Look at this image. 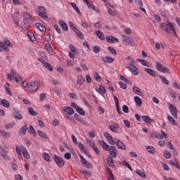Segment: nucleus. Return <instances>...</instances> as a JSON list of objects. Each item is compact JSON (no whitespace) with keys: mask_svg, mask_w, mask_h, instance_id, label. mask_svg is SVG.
<instances>
[{"mask_svg":"<svg viewBox=\"0 0 180 180\" xmlns=\"http://www.w3.org/2000/svg\"><path fill=\"white\" fill-rule=\"evenodd\" d=\"M168 27H169L171 30ZM160 28L166 33H171V30H172L173 33H175V25H174V22L169 21V20H167V23H161Z\"/></svg>","mask_w":180,"mask_h":180,"instance_id":"f257e3e1","label":"nucleus"},{"mask_svg":"<svg viewBox=\"0 0 180 180\" xmlns=\"http://www.w3.org/2000/svg\"><path fill=\"white\" fill-rule=\"evenodd\" d=\"M39 82L37 80L31 82L28 86L29 92H30V94H34V92H36L39 88Z\"/></svg>","mask_w":180,"mask_h":180,"instance_id":"f03ea898","label":"nucleus"},{"mask_svg":"<svg viewBox=\"0 0 180 180\" xmlns=\"http://www.w3.org/2000/svg\"><path fill=\"white\" fill-rule=\"evenodd\" d=\"M122 43L125 44V46H134L135 45L134 40H133L131 38L129 37V36L127 35H122Z\"/></svg>","mask_w":180,"mask_h":180,"instance_id":"7ed1b4c3","label":"nucleus"},{"mask_svg":"<svg viewBox=\"0 0 180 180\" xmlns=\"http://www.w3.org/2000/svg\"><path fill=\"white\" fill-rule=\"evenodd\" d=\"M54 161L56 164V165H58V167H59V168H63V165H65V162L64 161V159H63V158L55 155L53 157Z\"/></svg>","mask_w":180,"mask_h":180,"instance_id":"20e7f679","label":"nucleus"},{"mask_svg":"<svg viewBox=\"0 0 180 180\" xmlns=\"http://www.w3.org/2000/svg\"><path fill=\"white\" fill-rule=\"evenodd\" d=\"M38 11V15L40 18L45 20L49 19V16H47V13H46V8L42 6H39Z\"/></svg>","mask_w":180,"mask_h":180,"instance_id":"39448f33","label":"nucleus"},{"mask_svg":"<svg viewBox=\"0 0 180 180\" xmlns=\"http://www.w3.org/2000/svg\"><path fill=\"white\" fill-rule=\"evenodd\" d=\"M156 68L160 72L167 73L169 71L168 69H167V68H165V66L162 65V63L160 62H156Z\"/></svg>","mask_w":180,"mask_h":180,"instance_id":"423d86ee","label":"nucleus"},{"mask_svg":"<svg viewBox=\"0 0 180 180\" xmlns=\"http://www.w3.org/2000/svg\"><path fill=\"white\" fill-rule=\"evenodd\" d=\"M109 154L110 155L112 158H116V157H117V149H116V147L113 145H112L110 147V149L108 150Z\"/></svg>","mask_w":180,"mask_h":180,"instance_id":"0eeeda50","label":"nucleus"},{"mask_svg":"<svg viewBox=\"0 0 180 180\" xmlns=\"http://www.w3.org/2000/svg\"><path fill=\"white\" fill-rule=\"evenodd\" d=\"M169 110L174 119H178V110L176 109V107L174 105V104L169 105Z\"/></svg>","mask_w":180,"mask_h":180,"instance_id":"6e6552de","label":"nucleus"},{"mask_svg":"<svg viewBox=\"0 0 180 180\" xmlns=\"http://www.w3.org/2000/svg\"><path fill=\"white\" fill-rule=\"evenodd\" d=\"M134 64L135 63H132V65L127 66V68H128V70H129V71H131L132 74L135 75H139V69L137 68V67H136V65H134Z\"/></svg>","mask_w":180,"mask_h":180,"instance_id":"1a4fd4ad","label":"nucleus"},{"mask_svg":"<svg viewBox=\"0 0 180 180\" xmlns=\"http://www.w3.org/2000/svg\"><path fill=\"white\" fill-rule=\"evenodd\" d=\"M144 71L147 72V74H149L151 77H153L155 78H157L158 77V73L155 72V70L150 68H145Z\"/></svg>","mask_w":180,"mask_h":180,"instance_id":"9d476101","label":"nucleus"},{"mask_svg":"<svg viewBox=\"0 0 180 180\" xmlns=\"http://www.w3.org/2000/svg\"><path fill=\"white\" fill-rule=\"evenodd\" d=\"M105 39L108 43H119V39L113 36H107Z\"/></svg>","mask_w":180,"mask_h":180,"instance_id":"9b49d317","label":"nucleus"},{"mask_svg":"<svg viewBox=\"0 0 180 180\" xmlns=\"http://www.w3.org/2000/svg\"><path fill=\"white\" fill-rule=\"evenodd\" d=\"M115 144L120 150H126V146L120 140H115Z\"/></svg>","mask_w":180,"mask_h":180,"instance_id":"f8f14e48","label":"nucleus"},{"mask_svg":"<svg viewBox=\"0 0 180 180\" xmlns=\"http://www.w3.org/2000/svg\"><path fill=\"white\" fill-rule=\"evenodd\" d=\"M98 143H99L100 146H101L103 147V150H105V151H109L110 146H109V145H108V143H106L103 140H99Z\"/></svg>","mask_w":180,"mask_h":180,"instance_id":"ddd939ff","label":"nucleus"},{"mask_svg":"<svg viewBox=\"0 0 180 180\" xmlns=\"http://www.w3.org/2000/svg\"><path fill=\"white\" fill-rule=\"evenodd\" d=\"M58 25H59V26L61 27L63 30H64L65 32H68V25H67V23H65L64 22V20H59Z\"/></svg>","mask_w":180,"mask_h":180,"instance_id":"4468645a","label":"nucleus"},{"mask_svg":"<svg viewBox=\"0 0 180 180\" xmlns=\"http://www.w3.org/2000/svg\"><path fill=\"white\" fill-rule=\"evenodd\" d=\"M102 60L106 64H110V63L115 61V59L110 56H105L102 58Z\"/></svg>","mask_w":180,"mask_h":180,"instance_id":"2eb2a0df","label":"nucleus"},{"mask_svg":"<svg viewBox=\"0 0 180 180\" xmlns=\"http://www.w3.org/2000/svg\"><path fill=\"white\" fill-rule=\"evenodd\" d=\"M114 101L115 102V106L118 115H122V112H120V107L119 105V98H117L116 96H114Z\"/></svg>","mask_w":180,"mask_h":180,"instance_id":"dca6fc26","label":"nucleus"},{"mask_svg":"<svg viewBox=\"0 0 180 180\" xmlns=\"http://www.w3.org/2000/svg\"><path fill=\"white\" fill-rule=\"evenodd\" d=\"M63 111L70 116L74 115V109H72L71 107H65Z\"/></svg>","mask_w":180,"mask_h":180,"instance_id":"f3484780","label":"nucleus"},{"mask_svg":"<svg viewBox=\"0 0 180 180\" xmlns=\"http://www.w3.org/2000/svg\"><path fill=\"white\" fill-rule=\"evenodd\" d=\"M0 105H2L4 108H7L11 107V103L6 99L0 100Z\"/></svg>","mask_w":180,"mask_h":180,"instance_id":"a211bd4d","label":"nucleus"},{"mask_svg":"<svg viewBox=\"0 0 180 180\" xmlns=\"http://www.w3.org/2000/svg\"><path fill=\"white\" fill-rule=\"evenodd\" d=\"M35 27L37 29L39 30L40 32H46V27L41 23L37 22Z\"/></svg>","mask_w":180,"mask_h":180,"instance_id":"6ab92c4d","label":"nucleus"},{"mask_svg":"<svg viewBox=\"0 0 180 180\" xmlns=\"http://www.w3.org/2000/svg\"><path fill=\"white\" fill-rule=\"evenodd\" d=\"M141 119L143 120V122H145V123H147V124H150L151 122H153V120H151L148 115H143Z\"/></svg>","mask_w":180,"mask_h":180,"instance_id":"aec40b11","label":"nucleus"},{"mask_svg":"<svg viewBox=\"0 0 180 180\" xmlns=\"http://www.w3.org/2000/svg\"><path fill=\"white\" fill-rule=\"evenodd\" d=\"M96 35L100 40H105V34L101 30L96 31Z\"/></svg>","mask_w":180,"mask_h":180,"instance_id":"412c9836","label":"nucleus"},{"mask_svg":"<svg viewBox=\"0 0 180 180\" xmlns=\"http://www.w3.org/2000/svg\"><path fill=\"white\" fill-rule=\"evenodd\" d=\"M85 82V77L82 75L77 76V85H82Z\"/></svg>","mask_w":180,"mask_h":180,"instance_id":"4be33fe9","label":"nucleus"},{"mask_svg":"<svg viewBox=\"0 0 180 180\" xmlns=\"http://www.w3.org/2000/svg\"><path fill=\"white\" fill-rule=\"evenodd\" d=\"M22 148V153L25 158H27V160H29L30 158V156H29V153L27 152V150L24 146H21Z\"/></svg>","mask_w":180,"mask_h":180,"instance_id":"5701e85b","label":"nucleus"},{"mask_svg":"<svg viewBox=\"0 0 180 180\" xmlns=\"http://www.w3.org/2000/svg\"><path fill=\"white\" fill-rule=\"evenodd\" d=\"M14 112L13 115L15 119H17V120H22V115L20 113H19V110H16L15 109H13Z\"/></svg>","mask_w":180,"mask_h":180,"instance_id":"b1692460","label":"nucleus"},{"mask_svg":"<svg viewBox=\"0 0 180 180\" xmlns=\"http://www.w3.org/2000/svg\"><path fill=\"white\" fill-rule=\"evenodd\" d=\"M136 174L141 176V178H143V179H147V174L144 172H141L140 169H137L136 171Z\"/></svg>","mask_w":180,"mask_h":180,"instance_id":"393cba45","label":"nucleus"},{"mask_svg":"<svg viewBox=\"0 0 180 180\" xmlns=\"http://www.w3.org/2000/svg\"><path fill=\"white\" fill-rule=\"evenodd\" d=\"M26 131H27V127H26V125H23L19 131V135L25 136V134H26Z\"/></svg>","mask_w":180,"mask_h":180,"instance_id":"a878e982","label":"nucleus"},{"mask_svg":"<svg viewBox=\"0 0 180 180\" xmlns=\"http://www.w3.org/2000/svg\"><path fill=\"white\" fill-rule=\"evenodd\" d=\"M1 137H4V139H11V133L6 132L4 130L0 131Z\"/></svg>","mask_w":180,"mask_h":180,"instance_id":"bb28decb","label":"nucleus"},{"mask_svg":"<svg viewBox=\"0 0 180 180\" xmlns=\"http://www.w3.org/2000/svg\"><path fill=\"white\" fill-rule=\"evenodd\" d=\"M2 50H4V51H6V53H8V51H9V48L8 46H6V45H5V44H4V42L0 41V53H1V51H2Z\"/></svg>","mask_w":180,"mask_h":180,"instance_id":"cd10ccee","label":"nucleus"},{"mask_svg":"<svg viewBox=\"0 0 180 180\" xmlns=\"http://www.w3.org/2000/svg\"><path fill=\"white\" fill-rule=\"evenodd\" d=\"M134 101L137 106H141V105H143V100H141L138 96L134 97Z\"/></svg>","mask_w":180,"mask_h":180,"instance_id":"c85d7f7f","label":"nucleus"},{"mask_svg":"<svg viewBox=\"0 0 180 180\" xmlns=\"http://www.w3.org/2000/svg\"><path fill=\"white\" fill-rule=\"evenodd\" d=\"M119 129V125L115 123L114 125H110V130L113 131V133H117V129Z\"/></svg>","mask_w":180,"mask_h":180,"instance_id":"c756f323","label":"nucleus"},{"mask_svg":"<svg viewBox=\"0 0 180 180\" xmlns=\"http://www.w3.org/2000/svg\"><path fill=\"white\" fill-rule=\"evenodd\" d=\"M153 137H155V139H158V140H162V139H164V136H162V134L159 133L152 134L151 138L153 139Z\"/></svg>","mask_w":180,"mask_h":180,"instance_id":"7c9ffc66","label":"nucleus"},{"mask_svg":"<svg viewBox=\"0 0 180 180\" xmlns=\"http://www.w3.org/2000/svg\"><path fill=\"white\" fill-rule=\"evenodd\" d=\"M160 79H161L162 83L164 84V85H169V82L167 78L162 75L159 76Z\"/></svg>","mask_w":180,"mask_h":180,"instance_id":"2f4dec72","label":"nucleus"},{"mask_svg":"<svg viewBox=\"0 0 180 180\" xmlns=\"http://www.w3.org/2000/svg\"><path fill=\"white\" fill-rule=\"evenodd\" d=\"M15 150H16L17 155H18V158L20 160V158H22V147L20 148V147L16 146Z\"/></svg>","mask_w":180,"mask_h":180,"instance_id":"473e14b6","label":"nucleus"},{"mask_svg":"<svg viewBox=\"0 0 180 180\" xmlns=\"http://www.w3.org/2000/svg\"><path fill=\"white\" fill-rule=\"evenodd\" d=\"M107 162L109 167H115V163L113 162V159L110 156L107 157Z\"/></svg>","mask_w":180,"mask_h":180,"instance_id":"72a5a7b5","label":"nucleus"},{"mask_svg":"<svg viewBox=\"0 0 180 180\" xmlns=\"http://www.w3.org/2000/svg\"><path fill=\"white\" fill-rule=\"evenodd\" d=\"M167 120H169V123L172 124V126H176V121H175V119H174V117L170 115H167Z\"/></svg>","mask_w":180,"mask_h":180,"instance_id":"f704fd0d","label":"nucleus"},{"mask_svg":"<svg viewBox=\"0 0 180 180\" xmlns=\"http://www.w3.org/2000/svg\"><path fill=\"white\" fill-rule=\"evenodd\" d=\"M79 172H80V174H83L86 176H92V174L88 170L79 169Z\"/></svg>","mask_w":180,"mask_h":180,"instance_id":"c9c22d12","label":"nucleus"},{"mask_svg":"<svg viewBox=\"0 0 180 180\" xmlns=\"http://www.w3.org/2000/svg\"><path fill=\"white\" fill-rule=\"evenodd\" d=\"M28 133L33 134V136H37L36 129L33 127V126L30 125L29 129H27Z\"/></svg>","mask_w":180,"mask_h":180,"instance_id":"e433bc0d","label":"nucleus"},{"mask_svg":"<svg viewBox=\"0 0 180 180\" xmlns=\"http://www.w3.org/2000/svg\"><path fill=\"white\" fill-rule=\"evenodd\" d=\"M27 34L31 40V41H34L36 40V37L34 36V34H33V32H27Z\"/></svg>","mask_w":180,"mask_h":180,"instance_id":"4c0bfd02","label":"nucleus"},{"mask_svg":"<svg viewBox=\"0 0 180 180\" xmlns=\"http://www.w3.org/2000/svg\"><path fill=\"white\" fill-rule=\"evenodd\" d=\"M74 32L79 39L83 40L84 34H82V32H81V31L78 30V29L76 28L75 30H74Z\"/></svg>","mask_w":180,"mask_h":180,"instance_id":"58836bf2","label":"nucleus"},{"mask_svg":"<svg viewBox=\"0 0 180 180\" xmlns=\"http://www.w3.org/2000/svg\"><path fill=\"white\" fill-rule=\"evenodd\" d=\"M37 134L42 139H49V136H47V134L43 132V131L38 130Z\"/></svg>","mask_w":180,"mask_h":180,"instance_id":"ea45409f","label":"nucleus"},{"mask_svg":"<svg viewBox=\"0 0 180 180\" xmlns=\"http://www.w3.org/2000/svg\"><path fill=\"white\" fill-rule=\"evenodd\" d=\"M76 112H77L79 115H82V116H85V111L79 106L76 107Z\"/></svg>","mask_w":180,"mask_h":180,"instance_id":"a19ab883","label":"nucleus"},{"mask_svg":"<svg viewBox=\"0 0 180 180\" xmlns=\"http://www.w3.org/2000/svg\"><path fill=\"white\" fill-rule=\"evenodd\" d=\"M153 18L155 19V20H152L153 23H155V22L160 23L161 22V18L160 17V15L155 14L153 15Z\"/></svg>","mask_w":180,"mask_h":180,"instance_id":"79ce46f5","label":"nucleus"},{"mask_svg":"<svg viewBox=\"0 0 180 180\" xmlns=\"http://www.w3.org/2000/svg\"><path fill=\"white\" fill-rule=\"evenodd\" d=\"M28 112L31 116H37V112L32 107L28 108Z\"/></svg>","mask_w":180,"mask_h":180,"instance_id":"37998d69","label":"nucleus"},{"mask_svg":"<svg viewBox=\"0 0 180 180\" xmlns=\"http://www.w3.org/2000/svg\"><path fill=\"white\" fill-rule=\"evenodd\" d=\"M146 150L148 153H150V154H155V149H154V147L153 146H147Z\"/></svg>","mask_w":180,"mask_h":180,"instance_id":"c03bdc74","label":"nucleus"},{"mask_svg":"<svg viewBox=\"0 0 180 180\" xmlns=\"http://www.w3.org/2000/svg\"><path fill=\"white\" fill-rule=\"evenodd\" d=\"M71 6L76 11L77 13H79V15H81V11H79V8H78V6H77V4L75 3H71Z\"/></svg>","mask_w":180,"mask_h":180,"instance_id":"a18cd8bd","label":"nucleus"},{"mask_svg":"<svg viewBox=\"0 0 180 180\" xmlns=\"http://www.w3.org/2000/svg\"><path fill=\"white\" fill-rule=\"evenodd\" d=\"M77 144L79 150L82 151V153H84V151H85L86 150V148H85V146H84V144H82V143L79 142Z\"/></svg>","mask_w":180,"mask_h":180,"instance_id":"49530a36","label":"nucleus"},{"mask_svg":"<svg viewBox=\"0 0 180 180\" xmlns=\"http://www.w3.org/2000/svg\"><path fill=\"white\" fill-rule=\"evenodd\" d=\"M133 92L136 95H140V94H141V90L138 86H134L133 87Z\"/></svg>","mask_w":180,"mask_h":180,"instance_id":"de8ad7c7","label":"nucleus"},{"mask_svg":"<svg viewBox=\"0 0 180 180\" xmlns=\"http://www.w3.org/2000/svg\"><path fill=\"white\" fill-rule=\"evenodd\" d=\"M108 50L110 51L111 54H113L114 56H116V54H117V51H116V49H115L112 46H108Z\"/></svg>","mask_w":180,"mask_h":180,"instance_id":"09e8293b","label":"nucleus"},{"mask_svg":"<svg viewBox=\"0 0 180 180\" xmlns=\"http://www.w3.org/2000/svg\"><path fill=\"white\" fill-rule=\"evenodd\" d=\"M44 67H45V68H46V70L49 71H53V66H51V65L47 62L44 65Z\"/></svg>","mask_w":180,"mask_h":180,"instance_id":"8fccbe9b","label":"nucleus"},{"mask_svg":"<svg viewBox=\"0 0 180 180\" xmlns=\"http://www.w3.org/2000/svg\"><path fill=\"white\" fill-rule=\"evenodd\" d=\"M24 18L25 20H32L33 17L32 16V15L27 13H24Z\"/></svg>","mask_w":180,"mask_h":180,"instance_id":"3c124183","label":"nucleus"},{"mask_svg":"<svg viewBox=\"0 0 180 180\" xmlns=\"http://www.w3.org/2000/svg\"><path fill=\"white\" fill-rule=\"evenodd\" d=\"M93 51L95 54H99L101 53V49L98 46H94L93 47Z\"/></svg>","mask_w":180,"mask_h":180,"instance_id":"603ef678","label":"nucleus"},{"mask_svg":"<svg viewBox=\"0 0 180 180\" xmlns=\"http://www.w3.org/2000/svg\"><path fill=\"white\" fill-rule=\"evenodd\" d=\"M169 164H171V165H173V167H176V168H177L178 169H180L179 164L178 163V162L169 160Z\"/></svg>","mask_w":180,"mask_h":180,"instance_id":"864d4df0","label":"nucleus"},{"mask_svg":"<svg viewBox=\"0 0 180 180\" xmlns=\"http://www.w3.org/2000/svg\"><path fill=\"white\" fill-rule=\"evenodd\" d=\"M94 78L97 82H101V81H102V77H101L98 72L95 73Z\"/></svg>","mask_w":180,"mask_h":180,"instance_id":"5fc2aeb1","label":"nucleus"},{"mask_svg":"<svg viewBox=\"0 0 180 180\" xmlns=\"http://www.w3.org/2000/svg\"><path fill=\"white\" fill-rule=\"evenodd\" d=\"M4 45L8 46V47H13V44H12V42L9 39H5L4 40Z\"/></svg>","mask_w":180,"mask_h":180,"instance_id":"6e6d98bb","label":"nucleus"},{"mask_svg":"<svg viewBox=\"0 0 180 180\" xmlns=\"http://www.w3.org/2000/svg\"><path fill=\"white\" fill-rule=\"evenodd\" d=\"M1 149L2 150L1 154H5L8 153V147H6V146L5 145H4L3 146H1Z\"/></svg>","mask_w":180,"mask_h":180,"instance_id":"4d7b16f0","label":"nucleus"},{"mask_svg":"<svg viewBox=\"0 0 180 180\" xmlns=\"http://www.w3.org/2000/svg\"><path fill=\"white\" fill-rule=\"evenodd\" d=\"M164 157L167 158V160H169L171 158V153L168 150H165Z\"/></svg>","mask_w":180,"mask_h":180,"instance_id":"13d9d810","label":"nucleus"},{"mask_svg":"<svg viewBox=\"0 0 180 180\" xmlns=\"http://www.w3.org/2000/svg\"><path fill=\"white\" fill-rule=\"evenodd\" d=\"M43 158L46 161V162H50V156L47 153H44L43 154Z\"/></svg>","mask_w":180,"mask_h":180,"instance_id":"bf43d9fd","label":"nucleus"},{"mask_svg":"<svg viewBox=\"0 0 180 180\" xmlns=\"http://www.w3.org/2000/svg\"><path fill=\"white\" fill-rule=\"evenodd\" d=\"M1 155L6 161H11V158L8 155V153H1Z\"/></svg>","mask_w":180,"mask_h":180,"instance_id":"052dcab7","label":"nucleus"},{"mask_svg":"<svg viewBox=\"0 0 180 180\" xmlns=\"http://www.w3.org/2000/svg\"><path fill=\"white\" fill-rule=\"evenodd\" d=\"M11 75H12L13 78H14V79L19 75V74L15 72L13 69L11 70Z\"/></svg>","mask_w":180,"mask_h":180,"instance_id":"680f3d73","label":"nucleus"},{"mask_svg":"<svg viewBox=\"0 0 180 180\" xmlns=\"http://www.w3.org/2000/svg\"><path fill=\"white\" fill-rule=\"evenodd\" d=\"M86 143H87V144H89V147H91V148H94V147H96L94 142H92V141H89L88 139H86Z\"/></svg>","mask_w":180,"mask_h":180,"instance_id":"e2e57ef3","label":"nucleus"},{"mask_svg":"<svg viewBox=\"0 0 180 180\" xmlns=\"http://www.w3.org/2000/svg\"><path fill=\"white\" fill-rule=\"evenodd\" d=\"M94 27L98 30L102 29V23H101V22H96L94 24Z\"/></svg>","mask_w":180,"mask_h":180,"instance_id":"0e129e2a","label":"nucleus"},{"mask_svg":"<svg viewBox=\"0 0 180 180\" xmlns=\"http://www.w3.org/2000/svg\"><path fill=\"white\" fill-rule=\"evenodd\" d=\"M13 126H15V124L10 122L4 125V129H12Z\"/></svg>","mask_w":180,"mask_h":180,"instance_id":"69168bd1","label":"nucleus"},{"mask_svg":"<svg viewBox=\"0 0 180 180\" xmlns=\"http://www.w3.org/2000/svg\"><path fill=\"white\" fill-rule=\"evenodd\" d=\"M83 165L85 168H92V165L88 160H86L85 163H83Z\"/></svg>","mask_w":180,"mask_h":180,"instance_id":"338daca9","label":"nucleus"},{"mask_svg":"<svg viewBox=\"0 0 180 180\" xmlns=\"http://www.w3.org/2000/svg\"><path fill=\"white\" fill-rule=\"evenodd\" d=\"M45 47L47 50V51H53V47H51V45L50 44H46Z\"/></svg>","mask_w":180,"mask_h":180,"instance_id":"774afa93","label":"nucleus"}]
</instances>
